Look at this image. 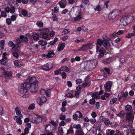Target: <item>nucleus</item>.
Here are the masks:
<instances>
[{
  "label": "nucleus",
  "mask_w": 135,
  "mask_h": 135,
  "mask_svg": "<svg viewBox=\"0 0 135 135\" xmlns=\"http://www.w3.org/2000/svg\"><path fill=\"white\" fill-rule=\"evenodd\" d=\"M90 81H87L84 83L82 84V86L84 88L86 87H89L90 85Z\"/></svg>",
  "instance_id": "nucleus-33"
},
{
  "label": "nucleus",
  "mask_w": 135,
  "mask_h": 135,
  "mask_svg": "<svg viewBox=\"0 0 135 135\" xmlns=\"http://www.w3.org/2000/svg\"><path fill=\"white\" fill-rule=\"evenodd\" d=\"M25 83H26L28 85V86H29V85H30L32 84L38 83V81L35 77H29L26 80V81Z\"/></svg>",
  "instance_id": "nucleus-7"
},
{
  "label": "nucleus",
  "mask_w": 135,
  "mask_h": 135,
  "mask_svg": "<svg viewBox=\"0 0 135 135\" xmlns=\"http://www.w3.org/2000/svg\"><path fill=\"white\" fill-rule=\"evenodd\" d=\"M76 114L77 115L78 117L79 118H83V116L82 114L79 111H77L76 112Z\"/></svg>",
  "instance_id": "nucleus-42"
},
{
  "label": "nucleus",
  "mask_w": 135,
  "mask_h": 135,
  "mask_svg": "<svg viewBox=\"0 0 135 135\" xmlns=\"http://www.w3.org/2000/svg\"><path fill=\"white\" fill-rule=\"evenodd\" d=\"M55 55L53 51L52 50H50L49 51L48 53L46 55V58H49L53 57Z\"/></svg>",
  "instance_id": "nucleus-24"
},
{
  "label": "nucleus",
  "mask_w": 135,
  "mask_h": 135,
  "mask_svg": "<svg viewBox=\"0 0 135 135\" xmlns=\"http://www.w3.org/2000/svg\"><path fill=\"white\" fill-rule=\"evenodd\" d=\"M97 45L96 52H98L99 55V57L101 58L104 56L103 52L102 50H99V46L101 45H103L104 47L109 46L110 44L107 41L102 40H101L98 39L97 40V43L96 44Z\"/></svg>",
  "instance_id": "nucleus-2"
},
{
  "label": "nucleus",
  "mask_w": 135,
  "mask_h": 135,
  "mask_svg": "<svg viewBox=\"0 0 135 135\" xmlns=\"http://www.w3.org/2000/svg\"><path fill=\"white\" fill-rule=\"evenodd\" d=\"M17 16V14L16 13H14L11 16V18L12 21H14L16 20Z\"/></svg>",
  "instance_id": "nucleus-36"
},
{
  "label": "nucleus",
  "mask_w": 135,
  "mask_h": 135,
  "mask_svg": "<svg viewBox=\"0 0 135 135\" xmlns=\"http://www.w3.org/2000/svg\"><path fill=\"white\" fill-rule=\"evenodd\" d=\"M81 125L79 124H74L72 126V128H76L77 129H80L81 128Z\"/></svg>",
  "instance_id": "nucleus-43"
},
{
  "label": "nucleus",
  "mask_w": 135,
  "mask_h": 135,
  "mask_svg": "<svg viewBox=\"0 0 135 135\" xmlns=\"http://www.w3.org/2000/svg\"><path fill=\"white\" fill-rule=\"evenodd\" d=\"M135 35V33L134 32L132 33H128L126 36V37L127 38H129L131 37L134 36Z\"/></svg>",
  "instance_id": "nucleus-34"
},
{
  "label": "nucleus",
  "mask_w": 135,
  "mask_h": 135,
  "mask_svg": "<svg viewBox=\"0 0 135 135\" xmlns=\"http://www.w3.org/2000/svg\"><path fill=\"white\" fill-rule=\"evenodd\" d=\"M15 111L16 114L17 115H19L21 114V112L19 108L18 107H16L15 109Z\"/></svg>",
  "instance_id": "nucleus-44"
},
{
  "label": "nucleus",
  "mask_w": 135,
  "mask_h": 135,
  "mask_svg": "<svg viewBox=\"0 0 135 135\" xmlns=\"http://www.w3.org/2000/svg\"><path fill=\"white\" fill-rule=\"evenodd\" d=\"M63 133V130L62 128L61 127H59L58 128V131L57 132V133L58 134L59 133Z\"/></svg>",
  "instance_id": "nucleus-38"
},
{
  "label": "nucleus",
  "mask_w": 135,
  "mask_h": 135,
  "mask_svg": "<svg viewBox=\"0 0 135 135\" xmlns=\"http://www.w3.org/2000/svg\"><path fill=\"white\" fill-rule=\"evenodd\" d=\"M1 17L4 18H6L7 16V15L6 12L4 11H2L1 12Z\"/></svg>",
  "instance_id": "nucleus-47"
},
{
  "label": "nucleus",
  "mask_w": 135,
  "mask_h": 135,
  "mask_svg": "<svg viewBox=\"0 0 135 135\" xmlns=\"http://www.w3.org/2000/svg\"><path fill=\"white\" fill-rule=\"evenodd\" d=\"M93 47L92 44H88L83 45L80 48L77 50L78 51H85L89 49H91Z\"/></svg>",
  "instance_id": "nucleus-9"
},
{
  "label": "nucleus",
  "mask_w": 135,
  "mask_h": 135,
  "mask_svg": "<svg viewBox=\"0 0 135 135\" xmlns=\"http://www.w3.org/2000/svg\"><path fill=\"white\" fill-rule=\"evenodd\" d=\"M127 135H135V130L132 129L130 132L128 133Z\"/></svg>",
  "instance_id": "nucleus-45"
},
{
  "label": "nucleus",
  "mask_w": 135,
  "mask_h": 135,
  "mask_svg": "<svg viewBox=\"0 0 135 135\" xmlns=\"http://www.w3.org/2000/svg\"><path fill=\"white\" fill-rule=\"evenodd\" d=\"M124 9V8L120 10L119 9H116L110 12L109 15L108 17L109 18L112 19H114L117 16L120 14L121 11L123 10Z\"/></svg>",
  "instance_id": "nucleus-5"
},
{
  "label": "nucleus",
  "mask_w": 135,
  "mask_h": 135,
  "mask_svg": "<svg viewBox=\"0 0 135 135\" xmlns=\"http://www.w3.org/2000/svg\"><path fill=\"white\" fill-rule=\"evenodd\" d=\"M28 41V39L27 37H24L22 35H21L19 38H17L16 39V41L18 43H21L23 41L25 43L27 42Z\"/></svg>",
  "instance_id": "nucleus-13"
},
{
  "label": "nucleus",
  "mask_w": 135,
  "mask_h": 135,
  "mask_svg": "<svg viewBox=\"0 0 135 135\" xmlns=\"http://www.w3.org/2000/svg\"><path fill=\"white\" fill-rule=\"evenodd\" d=\"M74 131L72 128H70L69 129L67 130V134H72L73 133Z\"/></svg>",
  "instance_id": "nucleus-53"
},
{
  "label": "nucleus",
  "mask_w": 135,
  "mask_h": 135,
  "mask_svg": "<svg viewBox=\"0 0 135 135\" xmlns=\"http://www.w3.org/2000/svg\"><path fill=\"white\" fill-rule=\"evenodd\" d=\"M124 31L123 30H120L118 31L117 32V35H120L123 34Z\"/></svg>",
  "instance_id": "nucleus-56"
},
{
  "label": "nucleus",
  "mask_w": 135,
  "mask_h": 135,
  "mask_svg": "<svg viewBox=\"0 0 135 135\" xmlns=\"http://www.w3.org/2000/svg\"><path fill=\"white\" fill-rule=\"evenodd\" d=\"M60 8H64L66 6V2L65 1H61L58 3Z\"/></svg>",
  "instance_id": "nucleus-21"
},
{
  "label": "nucleus",
  "mask_w": 135,
  "mask_h": 135,
  "mask_svg": "<svg viewBox=\"0 0 135 135\" xmlns=\"http://www.w3.org/2000/svg\"><path fill=\"white\" fill-rule=\"evenodd\" d=\"M69 15L71 17L74 18V21L79 20L81 18L80 8L77 6L72 8L69 13Z\"/></svg>",
  "instance_id": "nucleus-1"
},
{
  "label": "nucleus",
  "mask_w": 135,
  "mask_h": 135,
  "mask_svg": "<svg viewBox=\"0 0 135 135\" xmlns=\"http://www.w3.org/2000/svg\"><path fill=\"white\" fill-rule=\"evenodd\" d=\"M69 32L68 29H66L64 30L62 32L61 34L62 35H64L66 34H68Z\"/></svg>",
  "instance_id": "nucleus-46"
},
{
  "label": "nucleus",
  "mask_w": 135,
  "mask_h": 135,
  "mask_svg": "<svg viewBox=\"0 0 135 135\" xmlns=\"http://www.w3.org/2000/svg\"><path fill=\"white\" fill-rule=\"evenodd\" d=\"M114 133V131L111 129H108L106 131L107 135H113Z\"/></svg>",
  "instance_id": "nucleus-27"
},
{
  "label": "nucleus",
  "mask_w": 135,
  "mask_h": 135,
  "mask_svg": "<svg viewBox=\"0 0 135 135\" xmlns=\"http://www.w3.org/2000/svg\"><path fill=\"white\" fill-rule=\"evenodd\" d=\"M90 122L92 124H94L96 121L95 118H93V119H91L89 120Z\"/></svg>",
  "instance_id": "nucleus-60"
},
{
  "label": "nucleus",
  "mask_w": 135,
  "mask_h": 135,
  "mask_svg": "<svg viewBox=\"0 0 135 135\" xmlns=\"http://www.w3.org/2000/svg\"><path fill=\"white\" fill-rule=\"evenodd\" d=\"M56 124L55 122H52V124L46 125L45 127V129L46 131H50L51 130L52 127L54 128V129H56Z\"/></svg>",
  "instance_id": "nucleus-11"
},
{
  "label": "nucleus",
  "mask_w": 135,
  "mask_h": 135,
  "mask_svg": "<svg viewBox=\"0 0 135 135\" xmlns=\"http://www.w3.org/2000/svg\"><path fill=\"white\" fill-rule=\"evenodd\" d=\"M14 63L15 65L18 67H20L22 65L19 62L18 60H15L14 61Z\"/></svg>",
  "instance_id": "nucleus-35"
},
{
  "label": "nucleus",
  "mask_w": 135,
  "mask_h": 135,
  "mask_svg": "<svg viewBox=\"0 0 135 135\" xmlns=\"http://www.w3.org/2000/svg\"><path fill=\"white\" fill-rule=\"evenodd\" d=\"M41 33H42V37L43 38L47 40L50 39V37L48 35L47 32L44 31Z\"/></svg>",
  "instance_id": "nucleus-22"
},
{
  "label": "nucleus",
  "mask_w": 135,
  "mask_h": 135,
  "mask_svg": "<svg viewBox=\"0 0 135 135\" xmlns=\"http://www.w3.org/2000/svg\"><path fill=\"white\" fill-rule=\"evenodd\" d=\"M37 102L40 105H42L46 100V99L44 97L41 98H38L37 99Z\"/></svg>",
  "instance_id": "nucleus-18"
},
{
  "label": "nucleus",
  "mask_w": 135,
  "mask_h": 135,
  "mask_svg": "<svg viewBox=\"0 0 135 135\" xmlns=\"http://www.w3.org/2000/svg\"><path fill=\"white\" fill-rule=\"evenodd\" d=\"M101 9V7L100 5H98L96 7L95 10V11H99Z\"/></svg>",
  "instance_id": "nucleus-59"
},
{
  "label": "nucleus",
  "mask_w": 135,
  "mask_h": 135,
  "mask_svg": "<svg viewBox=\"0 0 135 135\" xmlns=\"http://www.w3.org/2000/svg\"><path fill=\"white\" fill-rule=\"evenodd\" d=\"M33 38L35 40H36L39 38V35L38 33H35L33 34L32 36Z\"/></svg>",
  "instance_id": "nucleus-50"
},
{
  "label": "nucleus",
  "mask_w": 135,
  "mask_h": 135,
  "mask_svg": "<svg viewBox=\"0 0 135 135\" xmlns=\"http://www.w3.org/2000/svg\"><path fill=\"white\" fill-rule=\"evenodd\" d=\"M65 44L64 43H60L58 44L57 49L58 51H60L62 50L65 47Z\"/></svg>",
  "instance_id": "nucleus-20"
},
{
  "label": "nucleus",
  "mask_w": 135,
  "mask_h": 135,
  "mask_svg": "<svg viewBox=\"0 0 135 135\" xmlns=\"http://www.w3.org/2000/svg\"><path fill=\"white\" fill-rule=\"evenodd\" d=\"M35 107V105L33 103L31 104L28 108V109L29 110H32Z\"/></svg>",
  "instance_id": "nucleus-51"
},
{
  "label": "nucleus",
  "mask_w": 135,
  "mask_h": 135,
  "mask_svg": "<svg viewBox=\"0 0 135 135\" xmlns=\"http://www.w3.org/2000/svg\"><path fill=\"white\" fill-rule=\"evenodd\" d=\"M112 85V82L111 81H107L104 85L105 91L109 92L110 91Z\"/></svg>",
  "instance_id": "nucleus-10"
},
{
  "label": "nucleus",
  "mask_w": 135,
  "mask_h": 135,
  "mask_svg": "<svg viewBox=\"0 0 135 135\" xmlns=\"http://www.w3.org/2000/svg\"><path fill=\"white\" fill-rule=\"evenodd\" d=\"M5 41L4 40H1L0 43V46L1 48L2 49H3L4 47V44Z\"/></svg>",
  "instance_id": "nucleus-48"
},
{
  "label": "nucleus",
  "mask_w": 135,
  "mask_h": 135,
  "mask_svg": "<svg viewBox=\"0 0 135 135\" xmlns=\"http://www.w3.org/2000/svg\"><path fill=\"white\" fill-rule=\"evenodd\" d=\"M14 119L16 120L17 123L19 124H21L22 123V121L20 118H18L17 116H14L13 117Z\"/></svg>",
  "instance_id": "nucleus-25"
},
{
  "label": "nucleus",
  "mask_w": 135,
  "mask_h": 135,
  "mask_svg": "<svg viewBox=\"0 0 135 135\" xmlns=\"http://www.w3.org/2000/svg\"><path fill=\"white\" fill-rule=\"evenodd\" d=\"M91 96L93 99H98L99 98V94L98 92L94 93L91 95Z\"/></svg>",
  "instance_id": "nucleus-28"
},
{
  "label": "nucleus",
  "mask_w": 135,
  "mask_h": 135,
  "mask_svg": "<svg viewBox=\"0 0 135 135\" xmlns=\"http://www.w3.org/2000/svg\"><path fill=\"white\" fill-rule=\"evenodd\" d=\"M29 129L27 127H26L24 130V133L26 134H28L29 133Z\"/></svg>",
  "instance_id": "nucleus-63"
},
{
  "label": "nucleus",
  "mask_w": 135,
  "mask_h": 135,
  "mask_svg": "<svg viewBox=\"0 0 135 135\" xmlns=\"http://www.w3.org/2000/svg\"><path fill=\"white\" fill-rule=\"evenodd\" d=\"M126 21L123 17L120 20V25L122 26H126L127 25Z\"/></svg>",
  "instance_id": "nucleus-23"
},
{
  "label": "nucleus",
  "mask_w": 135,
  "mask_h": 135,
  "mask_svg": "<svg viewBox=\"0 0 135 135\" xmlns=\"http://www.w3.org/2000/svg\"><path fill=\"white\" fill-rule=\"evenodd\" d=\"M28 85L25 83L21 85V88L19 90V93L21 94H25L28 91Z\"/></svg>",
  "instance_id": "nucleus-6"
},
{
  "label": "nucleus",
  "mask_w": 135,
  "mask_h": 135,
  "mask_svg": "<svg viewBox=\"0 0 135 135\" xmlns=\"http://www.w3.org/2000/svg\"><path fill=\"white\" fill-rule=\"evenodd\" d=\"M30 120L33 123L38 124L41 122L42 117L34 113H32L29 115Z\"/></svg>",
  "instance_id": "nucleus-4"
},
{
  "label": "nucleus",
  "mask_w": 135,
  "mask_h": 135,
  "mask_svg": "<svg viewBox=\"0 0 135 135\" xmlns=\"http://www.w3.org/2000/svg\"><path fill=\"white\" fill-rule=\"evenodd\" d=\"M75 135H84L82 130L81 129L78 130L76 132Z\"/></svg>",
  "instance_id": "nucleus-29"
},
{
  "label": "nucleus",
  "mask_w": 135,
  "mask_h": 135,
  "mask_svg": "<svg viewBox=\"0 0 135 135\" xmlns=\"http://www.w3.org/2000/svg\"><path fill=\"white\" fill-rule=\"evenodd\" d=\"M91 115L93 118H95L97 116V115L95 112H93L91 113Z\"/></svg>",
  "instance_id": "nucleus-57"
},
{
  "label": "nucleus",
  "mask_w": 135,
  "mask_h": 135,
  "mask_svg": "<svg viewBox=\"0 0 135 135\" xmlns=\"http://www.w3.org/2000/svg\"><path fill=\"white\" fill-rule=\"evenodd\" d=\"M53 67V65L52 63H48L42 66V69L45 71H48L51 69Z\"/></svg>",
  "instance_id": "nucleus-12"
},
{
  "label": "nucleus",
  "mask_w": 135,
  "mask_h": 135,
  "mask_svg": "<svg viewBox=\"0 0 135 135\" xmlns=\"http://www.w3.org/2000/svg\"><path fill=\"white\" fill-rule=\"evenodd\" d=\"M82 80L81 79H79L76 80V83L77 84H80L82 82Z\"/></svg>",
  "instance_id": "nucleus-58"
},
{
  "label": "nucleus",
  "mask_w": 135,
  "mask_h": 135,
  "mask_svg": "<svg viewBox=\"0 0 135 135\" xmlns=\"http://www.w3.org/2000/svg\"><path fill=\"white\" fill-rule=\"evenodd\" d=\"M115 132L116 133L114 135H123L118 130H116Z\"/></svg>",
  "instance_id": "nucleus-64"
},
{
  "label": "nucleus",
  "mask_w": 135,
  "mask_h": 135,
  "mask_svg": "<svg viewBox=\"0 0 135 135\" xmlns=\"http://www.w3.org/2000/svg\"><path fill=\"white\" fill-rule=\"evenodd\" d=\"M95 100L93 98L90 99L89 100V103L90 104H93L95 103Z\"/></svg>",
  "instance_id": "nucleus-62"
},
{
  "label": "nucleus",
  "mask_w": 135,
  "mask_h": 135,
  "mask_svg": "<svg viewBox=\"0 0 135 135\" xmlns=\"http://www.w3.org/2000/svg\"><path fill=\"white\" fill-rule=\"evenodd\" d=\"M128 95V93L127 91L124 92L122 91L118 94L119 99L120 101H122L123 99V97L125 98Z\"/></svg>",
  "instance_id": "nucleus-14"
},
{
  "label": "nucleus",
  "mask_w": 135,
  "mask_h": 135,
  "mask_svg": "<svg viewBox=\"0 0 135 135\" xmlns=\"http://www.w3.org/2000/svg\"><path fill=\"white\" fill-rule=\"evenodd\" d=\"M46 95L47 96H50V90H48L46 91Z\"/></svg>",
  "instance_id": "nucleus-61"
},
{
  "label": "nucleus",
  "mask_w": 135,
  "mask_h": 135,
  "mask_svg": "<svg viewBox=\"0 0 135 135\" xmlns=\"http://www.w3.org/2000/svg\"><path fill=\"white\" fill-rule=\"evenodd\" d=\"M112 61V58H110L105 60H103V62L105 64H109Z\"/></svg>",
  "instance_id": "nucleus-32"
},
{
  "label": "nucleus",
  "mask_w": 135,
  "mask_h": 135,
  "mask_svg": "<svg viewBox=\"0 0 135 135\" xmlns=\"http://www.w3.org/2000/svg\"><path fill=\"white\" fill-rule=\"evenodd\" d=\"M15 8L13 7H12L10 8L7 7L4 9V11L6 12L7 13L10 12L12 13H13L15 12Z\"/></svg>",
  "instance_id": "nucleus-19"
},
{
  "label": "nucleus",
  "mask_w": 135,
  "mask_h": 135,
  "mask_svg": "<svg viewBox=\"0 0 135 135\" xmlns=\"http://www.w3.org/2000/svg\"><path fill=\"white\" fill-rule=\"evenodd\" d=\"M36 25L39 27H43V22L41 21H38L36 23Z\"/></svg>",
  "instance_id": "nucleus-40"
},
{
  "label": "nucleus",
  "mask_w": 135,
  "mask_h": 135,
  "mask_svg": "<svg viewBox=\"0 0 135 135\" xmlns=\"http://www.w3.org/2000/svg\"><path fill=\"white\" fill-rule=\"evenodd\" d=\"M38 83L32 84L29 85L28 88L30 87V90L31 91L35 92L37 90Z\"/></svg>",
  "instance_id": "nucleus-17"
},
{
  "label": "nucleus",
  "mask_w": 135,
  "mask_h": 135,
  "mask_svg": "<svg viewBox=\"0 0 135 135\" xmlns=\"http://www.w3.org/2000/svg\"><path fill=\"white\" fill-rule=\"evenodd\" d=\"M4 75L6 76L10 77L11 76L12 74L10 72L7 71L4 72Z\"/></svg>",
  "instance_id": "nucleus-55"
},
{
  "label": "nucleus",
  "mask_w": 135,
  "mask_h": 135,
  "mask_svg": "<svg viewBox=\"0 0 135 135\" xmlns=\"http://www.w3.org/2000/svg\"><path fill=\"white\" fill-rule=\"evenodd\" d=\"M126 21L127 25L131 23L133 20L135 18V16H128L123 17Z\"/></svg>",
  "instance_id": "nucleus-15"
},
{
  "label": "nucleus",
  "mask_w": 135,
  "mask_h": 135,
  "mask_svg": "<svg viewBox=\"0 0 135 135\" xmlns=\"http://www.w3.org/2000/svg\"><path fill=\"white\" fill-rule=\"evenodd\" d=\"M8 46L10 47H12L14 50L15 51H19L20 49V47L19 46L15 45L13 42L12 41H9L8 43Z\"/></svg>",
  "instance_id": "nucleus-16"
},
{
  "label": "nucleus",
  "mask_w": 135,
  "mask_h": 135,
  "mask_svg": "<svg viewBox=\"0 0 135 135\" xmlns=\"http://www.w3.org/2000/svg\"><path fill=\"white\" fill-rule=\"evenodd\" d=\"M117 100V98L115 97H113L111 99L110 101L109 105H112L116 102Z\"/></svg>",
  "instance_id": "nucleus-30"
},
{
  "label": "nucleus",
  "mask_w": 135,
  "mask_h": 135,
  "mask_svg": "<svg viewBox=\"0 0 135 135\" xmlns=\"http://www.w3.org/2000/svg\"><path fill=\"white\" fill-rule=\"evenodd\" d=\"M134 114L132 113H128L127 114L126 120L127 122H129V128L131 127L132 125L133 120Z\"/></svg>",
  "instance_id": "nucleus-8"
},
{
  "label": "nucleus",
  "mask_w": 135,
  "mask_h": 135,
  "mask_svg": "<svg viewBox=\"0 0 135 135\" xmlns=\"http://www.w3.org/2000/svg\"><path fill=\"white\" fill-rule=\"evenodd\" d=\"M52 15L53 16L52 17V20L54 21H58V18L57 17L56 15L53 13L52 14Z\"/></svg>",
  "instance_id": "nucleus-39"
},
{
  "label": "nucleus",
  "mask_w": 135,
  "mask_h": 135,
  "mask_svg": "<svg viewBox=\"0 0 135 135\" xmlns=\"http://www.w3.org/2000/svg\"><path fill=\"white\" fill-rule=\"evenodd\" d=\"M59 8L57 7H56L54 9L52 10V12H53L57 13L59 11Z\"/></svg>",
  "instance_id": "nucleus-54"
},
{
  "label": "nucleus",
  "mask_w": 135,
  "mask_h": 135,
  "mask_svg": "<svg viewBox=\"0 0 135 135\" xmlns=\"http://www.w3.org/2000/svg\"><path fill=\"white\" fill-rule=\"evenodd\" d=\"M97 64V62L95 60H88L84 63V68L88 70H92L95 68Z\"/></svg>",
  "instance_id": "nucleus-3"
},
{
  "label": "nucleus",
  "mask_w": 135,
  "mask_h": 135,
  "mask_svg": "<svg viewBox=\"0 0 135 135\" xmlns=\"http://www.w3.org/2000/svg\"><path fill=\"white\" fill-rule=\"evenodd\" d=\"M6 60L3 57L2 59L0 61V63L2 65H5L6 64Z\"/></svg>",
  "instance_id": "nucleus-52"
},
{
  "label": "nucleus",
  "mask_w": 135,
  "mask_h": 135,
  "mask_svg": "<svg viewBox=\"0 0 135 135\" xmlns=\"http://www.w3.org/2000/svg\"><path fill=\"white\" fill-rule=\"evenodd\" d=\"M39 44L43 46H46L47 44V42L46 41H44L42 40H40L38 41Z\"/></svg>",
  "instance_id": "nucleus-31"
},
{
  "label": "nucleus",
  "mask_w": 135,
  "mask_h": 135,
  "mask_svg": "<svg viewBox=\"0 0 135 135\" xmlns=\"http://www.w3.org/2000/svg\"><path fill=\"white\" fill-rule=\"evenodd\" d=\"M60 70V71L61 72L62 71H65L66 72H69V70L68 68L65 66H64L60 68V69H59Z\"/></svg>",
  "instance_id": "nucleus-26"
},
{
  "label": "nucleus",
  "mask_w": 135,
  "mask_h": 135,
  "mask_svg": "<svg viewBox=\"0 0 135 135\" xmlns=\"http://www.w3.org/2000/svg\"><path fill=\"white\" fill-rule=\"evenodd\" d=\"M131 106L129 105H127L125 107V109L126 110L130 111L132 109Z\"/></svg>",
  "instance_id": "nucleus-49"
},
{
  "label": "nucleus",
  "mask_w": 135,
  "mask_h": 135,
  "mask_svg": "<svg viewBox=\"0 0 135 135\" xmlns=\"http://www.w3.org/2000/svg\"><path fill=\"white\" fill-rule=\"evenodd\" d=\"M12 21L10 18H7L6 19V23L8 25H10L11 24Z\"/></svg>",
  "instance_id": "nucleus-41"
},
{
  "label": "nucleus",
  "mask_w": 135,
  "mask_h": 135,
  "mask_svg": "<svg viewBox=\"0 0 135 135\" xmlns=\"http://www.w3.org/2000/svg\"><path fill=\"white\" fill-rule=\"evenodd\" d=\"M104 123L107 126L109 125L110 124H111V123L110 122L109 119L107 118H105Z\"/></svg>",
  "instance_id": "nucleus-37"
}]
</instances>
